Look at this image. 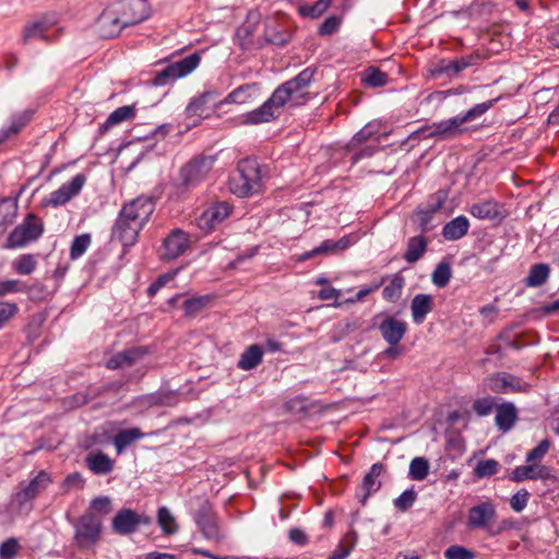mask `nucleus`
Wrapping results in <instances>:
<instances>
[{"instance_id": "f257e3e1", "label": "nucleus", "mask_w": 559, "mask_h": 559, "mask_svg": "<svg viewBox=\"0 0 559 559\" xmlns=\"http://www.w3.org/2000/svg\"><path fill=\"white\" fill-rule=\"evenodd\" d=\"M316 70L306 68L294 79L280 85L259 108L245 114L241 118L243 124L266 123L276 119L282 108L288 102L299 104L308 94L307 90L313 81Z\"/></svg>"}, {"instance_id": "f03ea898", "label": "nucleus", "mask_w": 559, "mask_h": 559, "mask_svg": "<svg viewBox=\"0 0 559 559\" xmlns=\"http://www.w3.org/2000/svg\"><path fill=\"white\" fill-rule=\"evenodd\" d=\"M154 210L151 197H139L124 204L112 227V239L120 241L123 247H132Z\"/></svg>"}, {"instance_id": "7ed1b4c3", "label": "nucleus", "mask_w": 559, "mask_h": 559, "mask_svg": "<svg viewBox=\"0 0 559 559\" xmlns=\"http://www.w3.org/2000/svg\"><path fill=\"white\" fill-rule=\"evenodd\" d=\"M261 187L259 164L251 159L240 162L237 174L229 180L230 191L239 198H245L258 193Z\"/></svg>"}, {"instance_id": "20e7f679", "label": "nucleus", "mask_w": 559, "mask_h": 559, "mask_svg": "<svg viewBox=\"0 0 559 559\" xmlns=\"http://www.w3.org/2000/svg\"><path fill=\"white\" fill-rule=\"evenodd\" d=\"M103 523L94 513L87 512L81 515L74 523V543L80 549L95 547L102 535Z\"/></svg>"}, {"instance_id": "39448f33", "label": "nucleus", "mask_w": 559, "mask_h": 559, "mask_svg": "<svg viewBox=\"0 0 559 559\" xmlns=\"http://www.w3.org/2000/svg\"><path fill=\"white\" fill-rule=\"evenodd\" d=\"M44 231V224L34 214H28L8 236L4 248L15 249L38 239Z\"/></svg>"}, {"instance_id": "423d86ee", "label": "nucleus", "mask_w": 559, "mask_h": 559, "mask_svg": "<svg viewBox=\"0 0 559 559\" xmlns=\"http://www.w3.org/2000/svg\"><path fill=\"white\" fill-rule=\"evenodd\" d=\"M215 163L212 156H198L188 162L180 170L181 186L193 189L206 179Z\"/></svg>"}, {"instance_id": "0eeeda50", "label": "nucleus", "mask_w": 559, "mask_h": 559, "mask_svg": "<svg viewBox=\"0 0 559 559\" xmlns=\"http://www.w3.org/2000/svg\"><path fill=\"white\" fill-rule=\"evenodd\" d=\"M200 63L198 53H192L179 61L168 64L158 71L153 80L155 85H166L191 73Z\"/></svg>"}, {"instance_id": "6e6552de", "label": "nucleus", "mask_w": 559, "mask_h": 559, "mask_svg": "<svg viewBox=\"0 0 559 559\" xmlns=\"http://www.w3.org/2000/svg\"><path fill=\"white\" fill-rule=\"evenodd\" d=\"M496 518V506L491 501H483L468 510L466 526L471 531L484 530L489 535Z\"/></svg>"}, {"instance_id": "1a4fd4ad", "label": "nucleus", "mask_w": 559, "mask_h": 559, "mask_svg": "<svg viewBox=\"0 0 559 559\" xmlns=\"http://www.w3.org/2000/svg\"><path fill=\"white\" fill-rule=\"evenodd\" d=\"M86 177L78 174L69 182L63 183L57 190L52 191L43 200L44 206L58 207L68 203L72 198L78 195L84 187Z\"/></svg>"}, {"instance_id": "9d476101", "label": "nucleus", "mask_w": 559, "mask_h": 559, "mask_svg": "<svg viewBox=\"0 0 559 559\" xmlns=\"http://www.w3.org/2000/svg\"><path fill=\"white\" fill-rule=\"evenodd\" d=\"M231 211L233 207L225 201L213 202L195 218L197 226L205 233L212 231Z\"/></svg>"}, {"instance_id": "9b49d317", "label": "nucleus", "mask_w": 559, "mask_h": 559, "mask_svg": "<svg viewBox=\"0 0 559 559\" xmlns=\"http://www.w3.org/2000/svg\"><path fill=\"white\" fill-rule=\"evenodd\" d=\"M189 235L181 229H174L163 242L160 248V258L163 260H174L183 254L190 247Z\"/></svg>"}, {"instance_id": "f8f14e48", "label": "nucleus", "mask_w": 559, "mask_h": 559, "mask_svg": "<svg viewBox=\"0 0 559 559\" xmlns=\"http://www.w3.org/2000/svg\"><path fill=\"white\" fill-rule=\"evenodd\" d=\"M464 122L461 119L460 115L452 117L450 119L441 120L439 122H435L431 126L427 127L426 131H428V138H436L438 140H450L461 135L465 128L463 127Z\"/></svg>"}, {"instance_id": "ddd939ff", "label": "nucleus", "mask_w": 559, "mask_h": 559, "mask_svg": "<svg viewBox=\"0 0 559 559\" xmlns=\"http://www.w3.org/2000/svg\"><path fill=\"white\" fill-rule=\"evenodd\" d=\"M56 24L55 16H43L28 23L23 32L24 41L27 43L33 39L51 40L55 37Z\"/></svg>"}, {"instance_id": "4468645a", "label": "nucleus", "mask_w": 559, "mask_h": 559, "mask_svg": "<svg viewBox=\"0 0 559 559\" xmlns=\"http://www.w3.org/2000/svg\"><path fill=\"white\" fill-rule=\"evenodd\" d=\"M488 381V386L492 391L504 394L526 392L530 388L521 378L507 372L497 373Z\"/></svg>"}, {"instance_id": "2eb2a0df", "label": "nucleus", "mask_w": 559, "mask_h": 559, "mask_svg": "<svg viewBox=\"0 0 559 559\" xmlns=\"http://www.w3.org/2000/svg\"><path fill=\"white\" fill-rule=\"evenodd\" d=\"M551 477V471L548 466L539 463H527L515 467L510 476V479L516 483L525 480H546Z\"/></svg>"}, {"instance_id": "dca6fc26", "label": "nucleus", "mask_w": 559, "mask_h": 559, "mask_svg": "<svg viewBox=\"0 0 559 559\" xmlns=\"http://www.w3.org/2000/svg\"><path fill=\"white\" fill-rule=\"evenodd\" d=\"M383 471V465L380 463H376L370 467L369 472L365 475L361 486L356 492V497L361 504H365L368 497L380 489L381 481L379 477L381 476Z\"/></svg>"}, {"instance_id": "f3484780", "label": "nucleus", "mask_w": 559, "mask_h": 559, "mask_svg": "<svg viewBox=\"0 0 559 559\" xmlns=\"http://www.w3.org/2000/svg\"><path fill=\"white\" fill-rule=\"evenodd\" d=\"M122 22L124 25H134L146 20L151 14L147 0H130L122 10Z\"/></svg>"}, {"instance_id": "a211bd4d", "label": "nucleus", "mask_w": 559, "mask_h": 559, "mask_svg": "<svg viewBox=\"0 0 559 559\" xmlns=\"http://www.w3.org/2000/svg\"><path fill=\"white\" fill-rule=\"evenodd\" d=\"M379 331L385 342L391 346H395L404 337L407 331V324L404 321L388 317L380 323Z\"/></svg>"}, {"instance_id": "6ab92c4d", "label": "nucleus", "mask_w": 559, "mask_h": 559, "mask_svg": "<svg viewBox=\"0 0 559 559\" xmlns=\"http://www.w3.org/2000/svg\"><path fill=\"white\" fill-rule=\"evenodd\" d=\"M479 60L480 56L478 53L464 56L449 61L442 60L437 68V72L452 78L467 68L476 66Z\"/></svg>"}, {"instance_id": "aec40b11", "label": "nucleus", "mask_w": 559, "mask_h": 559, "mask_svg": "<svg viewBox=\"0 0 559 559\" xmlns=\"http://www.w3.org/2000/svg\"><path fill=\"white\" fill-rule=\"evenodd\" d=\"M140 516L130 509L119 511L112 520V528L120 535H128L136 531Z\"/></svg>"}, {"instance_id": "412c9836", "label": "nucleus", "mask_w": 559, "mask_h": 559, "mask_svg": "<svg viewBox=\"0 0 559 559\" xmlns=\"http://www.w3.org/2000/svg\"><path fill=\"white\" fill-rule=\"evenodd\" d=\"M145 355V350L140 347L129 348L115 354L108 359L106 366L109 369H119L131 367Z\"/></svg>"}, {"instance_id": "4be33fe9", "label": "nucleus", "mask_w": 559, "mask_h": 559, "mask_svg": "<svg viewBox=\"0 0 559 559\" xmlns=\"http://www.w3.org/2000/svg\"><path fill=\"white\" fill-rule=\"evenodd\" d=\"M260 87L257 83L243 84L231 93L222 102L224 104H249L259 97Z\"/></svg>"}, {"instance_id": "5701e85b", "label": "nucleus", "mask_w": 559, "mask_h": 559, "mask_svg": "<svg viewBox=\"0 0 559 559\" xmlns=\"http://www.w3.org/2000/svg\"><path fill=\"white\" fill-rule=\"evenodd\" d=\"M98 23L103 35L107 37H114L119 35L121 29L128 26L124 25V23L122 22V13L118 15L112 10L104 11L98 20Z\"/></svg>"}, {"instance_id": "b1692460", "label": "nucleus", "mask_w": 559, "mask_h": 559, "mask_svg": "<svg viewBox=\"0 0 559 559\" xmlns=\"http://www.w3.org/2000/svg\"><path fill=\"white\" fill-rule=\"evenodd\" d=\"M88 469L96 475H106L114 469V461L102 451H91L85 457Z\"/></svg>"}, {"instance_id": "393cba45", "label": "nucleus", "mask_w": 559, "mask_h": 559, "mask_svg": "<svg viewBox=\"0 0 559 559\" xmlns=\"http://www.w3.org/2000/svg\"><path fill=\"white\" fill-rule=\"evenodd\" d=\"M469 213L478 219H497L502 217L501 206L493 200H486L473 204Z\"/></svg>"}, {"instance_id": "a878e982", "label": "nucleus", "mask_w": 559, "mask_h": 559, "mask_svg": "<svg viewBox=\"0 0 559 559\" xmlns=\"http://www.w3.org/2000/svg\"><path fill=\"white\" fill-rule=\"evenodd\" d=\"M432 297L430 295H416L411 302L413 321L416 324L423 323L426 316L432 310Z\"/></svg>"}, {"instance_id": "bb28decb", "label": "nucleus", "mask_w": 559, "mask_h": 559, "mask_svg": "<svg viewBox=\"0 0 559 559\" xmlns=\"http://www.w3.org/2000/svg\"><path fill=\"white\" fill-rule=\"evenodd\" d=\"M136 108L134 105H127L118 107L114 110L106 121L99 127V131L102 133L107 132L114 126H117L121 122L132 120L135 117Z\"/></svg>"}, {"instance_id": "cd10ccee", "label": "nucleus", "mask_w": 559, "mask_h": 559, "mask_svg": "<svg viewBox=\"0 0 559 559\" xmlns=\"http://www.w3.org/2000/svg\"><path fill=\"white\" fill-rule=\"evenodd\" d=\"M469 228V222L468 219L461 215L449 223H447L442 228V236L444 239L454 241L463 238Z\"/></svg>"}, {"instance_id": "c85d7f7f", "label": "nucleus", "mask_w": 559, "mask_h": 559, "mask_svg": "<svg viewBox=\"0 0 559 559\" xmlns=\"http://www.w3.org/2000/svg\"><path fill=\"white\" fill-rule=\"evenodd\" d=\"M516 408L511 403H506L497 408L495 421L497 427L503 431H509L516 420Z\"/></svg>"}, {"instance_id": "c756f323", "label": "nucleus", "mask_w": 559, "mask_h": 559, "mask_svg": "<svg viewBox=\"0 0 559 559\" xmlns=\"http://www.w3.org/2000/svg\"><path fill=\"white\" fill-rule=\"evenodd\" d=\"M31 110H24L14 115L11 119L10 126L0 130V144L11 136L17 134L31 120Z\"/></svg>"}, {"instance_id": "7c9ffc66", "label": "nucleus", "mask_w": 559, "mask_h": 559, "mask_svg": "<svg viewBox=\"0 0 559 559\" xmlns=\"http://www.w3.org/2000/svg\"><path fill=\"white\" fill-rule=\"evenodd\" d=\"M428 240L423 235L411 237L404 254L405 261L411 264L416 263L426 252Z\"/></svg>"}, {"instance_id": "2f4dec72", "label": "nucleus", "mask_w": 559, "mask_h": 559, "mask_svg": "<svg viewBox=\"0 0 559 559\" xmlns=\"http://www.w3.org/2000/svg\"><path fill=\"white\" fill-rule=\"evenodd\" d=\"M17 215V203L15 200L4 198L0 201V235L13 224Z\"/></svg>"}, {"instance_id": "473e14b6", "label": "nucleus", "mask_w": 559, "mask_h": 559, "mask_svg": "<svg viewBox=\"0 0 559 559\" xmlns=\"http://www.w3.org/2000/svg\"><path fill=\"white\" fill-rule=\"evenodd\" d=\"M263 358V350L260 345H250L240 356L238 360V368L241 370H251L261 364Z\"/></svg>"}, {"instance_id": "72a5a7b5", "label": "nucleus", "mask_w": 559, "mask_h": 559, "mask_svg": "<svg viewBox=\"0 0 559 559\" xmlns=\"http://www.w3.org/2000/svg\"><path fill=\"white\" fill-rule=\"evenodd\" d=\"M549 275V265L546 263H537L531 266L524 283L527 287H539L548 281Z\"/></svg>"}, {"instance_id": "f704fd0d", "label": "nucleus", "mask_w": 559, "mask_h": 559, "mask_svg": "<svg viewBox=\"0 0 559 559\" xmlns=\"http://www.w3.org/2000/svg\"><path fill=\"white\" fill-rule=\"evenodd\" d=\"M197 524L205 538L214 540L219 538V530L214 515L206 512L199 513Z\"/></svg>"}, {"instance_id": "c9c22d12", "label": "nucleus", "mask_w": 559, "mask_h": 559, "mask_svg": "<svg viewBox=\"0 0 559 559\" xmlns=\"http://www.w3.org/2000/svg\"><path fill=\"white\" fill-rule=\"evenodd\" d=\"M143 437L144 433H142L139 428H131L119 431L114 438V445L117 450V453H122V451L132 442Z\"/></svg>"}, {"instance_id": "e433bc0d", "label": "nucleus", "mask_w": 559, "mask_h": 559, "mask_svg": "<svg viewBox=\"0 0 559 559\" xmlns=\"http://www.w3.org/2000/svg\"><path fill=\"white\" fill-rule=\"evenodd\" d=\"M50 484H51L50 475L47 472H45V471H40L29 480L28 484H26V485L21 484V485L35 499Z\"/></svg>"}, {"instance_id": "4c0bfd02", "label": "nucleus", "mask_w": 559, "mask_h": 559, "mask_svg": "<svg viewBox=\"0 0 559 559\" xmlns=\"http://www.w3.org/2000/svg\"><path fill=\"white\" fill-rule=\"evenodd\" d=\"M350 246L349 237L344 236L338 240L328 239L324 240L320 246L314 248V253L320 254H333L346 250Z\"/></svg>"}, {"instance_id": "58836bf2", "label": "nucleus", "mask_w": 559, "mask_h": 559, "mask_svg": "<svg viewBox=\"0 0 559 559\" xmlns=\"http://www.w3.org/2000/svg\"><path fill=\"white\" fill-rule=\"evenodd\" d=\"M381 132V123L379 121H371L360 129L350 140L349 146H356L368 140L377 138Z\"/></svg>"}, {"instance_id": "ea45409f", "label": "nucleus", "mask_w": 559, "mask_h": 559, "mask_svg": "<svg viewBox=\"0 0 559 559\" xmlns=\"http://www.w3.org/2000/svg\"><path fill=\"white\" fill-rule=\"evenodd\" d=\"M33 496L21 485L19 491L12 498V504L20 514H28L33 510Z\"/></svg>"}, {"instance_id": "a19ab883", "label": "nucleus", "mask_w": 559, "mask_h": 559, "mask_svg": "<svg viewBox=\"0 0 559 559\" xmlns=\"http://www.w3.org/2000/svg\"><path fill=\"white\" fill-rule=\"evenodd\" d=\"M332 0H318L313 4H304L298 8V12L301 16L318 19L321 16L331 5Z\"/></svg>"}, {"instance_id": "79ce46f5", "label": "nucleus", "mask_w": 559, "mask_h": 559, "mask_svg": "<svg viewBox=\"0 0 559 559\" xmlns=\"http://www.w3.org/2000/svg\"><path fill=\"white\" fill-rule=\"evenodd\" d=\"M157 522L167 535L175 534L178 531V525L171 512L166 508L162 507L157 513Z\"/></svg>"}, {"instance_id": "37998d69", "label": "nucleus", "mask_w": 559, "mask_h": 559, "mask_svg": "<svg viewBox=\"0 0 559 559\" xmlns=\"http://www.w3.org/2000/svg\"><path fill=\"white\" fill-rule=\"evenodd\" d=\"M429 473V462L427 459L418 456L411 461L409 477L414 480H424Z\"/></svg>"}, {"instance_id": "c03bdc74", "label": "nucleus", "mask_w": 559, "mask_h": 559, "mask_svg": "<svg viewBox=\"0 0 559 559\" xmlns=\"http://www.w3.org/2000/svg\"><path fill=\"white\" fill-rule=\"evenodd\" d=\"M451 276L452 271L450 264L447 262H440L432 273V283L437 287H445L449 284Z\"/></svg>"}, {"instance_id": "a18cd8bd", "label": "nucleus", "mask_w": 559, "mask_h": 559, "mask_svg": "<svg viewBox=\"0 0 559 559\" xmlns=\"http://www.w3.org/2000/svg\"><path fill=\"white\" fill-rule=\"evenodd\" d=\"M497 98L490 99L485 103H480L468 109L466 112L461 114L460 117L463 120L464 123L473 121L480 116H483L485 112H487L496 103Z\"/></svg>"}, {"instance_id": "49530a36", "label": "nucleus", "mask_w": 559, "mask_h": 559, "mask_svg": "<svg viewBox=\"0 0 559 559\" xmlns=\"http://www.w3.org/2000/svg\"><path fill=\"white\" fill-rule=\"evenodd\" d=\"M91 235L88 234H82V235H79L76 236L72 243H71V248H70V257L71 259L75 260V259H79L81 258L87 250V248L90 247L91 245Z\"/></svg>"}, {"instance_id": "de8ad7c7", "label": "nucleus", "mask_w": 559, "mask_h": 559, "mask_svg": "<svg viewBox=\"0 0 559 559\" xmlns=\"http://www.w3.org/2000/svg\"><path fill=\"white\" fill-rule=\"evenodd\" d=\"M216 96L215 92H206L200 97L193 99L187 107V112L190 116H199L201 117L203 115V106L214 99Z\"/></svg>"}, {"instance_id": "09e8293b", "label": "nucleus", "mask_w": 559, "mask_h": 559, "mask_svg": "<svg viewBox=\"0 0 559 559\" xmlns=\"http://www.w3.org/2000/svg\"><path fill=\"white\" fill-rule=\"evenodd\" d=\"M445 559H475L476 552L461 545H451L444 550Z\"/></svg>"}, {"instance_id": "8fccbe9b", "label": "nucleus", "mask_w": 559, "mask_h": 559, "mask_svg": "<svg viewBox=\"0 0 559 559\" xmlns=\"http://www.w3.org/2000/svg\"><path fill=\"white\" fill-rule=\"evenodd\" d=\"M499 464L493 459L479 461L474 469L478 478L490 477L498 472Z\"/></svg>"}, {"instance_id": "3c124183", "label": "nucleus", "mask_w": 559, "mask_h": 559, "mask_svg": "<svg viewBox=\"0 0 559 559\" xmlns=\"http://www.w3.org/2000/svg\"><path fill=\"white\" fill-rule=\"evenodd\" d=\"M550 441L548 439L542 440L534 449L527 452L525 461L526 463H538L544 459L550 449Z\"/></svg>"}, {"instance_id": "603ef678", "label": "nucleus", "mask_w": 559, "mask_h": 559, "mask_svg": "<svg viewBox=\"0 0 559 559\" xmlns=\"http://www.w3.org/2000/svg\"><path fill=\"white\" fill-rule=\"evenodd\" d=\"M36 267V261L32 254H24L13 262V269L22 275L31 274Z\"/></svg>"}, {"instance_id": "864d4df0", "label": "nucleus", "mask_w": 559, "mask_h": 559, "mask_svg": "<svg viewBox=\"0 0 559 559\" xmlns=\"http://www.w3.org/2000/svg\"><path fill=\"white\" fill-rule=\"evenodd\" d=\"M364 82L370 86L379 87L386 84L388 76L385 73L381 72L378 69L369 68L365 72Z\"/></svg>"}, {"instance_id": "5fc2aeb1", "label": "nucleus", "mask_w": 559, "mask_h": 559, "mask_svg": "<svg viewBox=\"0 0 559 559\" xmlns=\"http://www.w3.org/2000/svg\"><path fill=\"white\" fill-rule=\"evenodd\" d=\"M19 312L15 302L0 301V330L11 321Z\"/></svg>"}, {"instance_id": "6e6d98bb", "label": "nucleus", "mask_w": 559, "mask_h": 559, "mask_svg": "<svg viewBox=\"0 0 559 559\" xmlns=\"http://www.w3.org/2000/svg\"><path fill=\"white\" fill-rule=\"evenodd\" d=\"M417 493L414 489L403 491L395 500L394 507L400 511L408 510L415 502Z\"/></svg>"}, {"instance_id": "4d7b16f0", "label": "nucleus", "mask_w": 559, "mask_h": 559, "mask_svg": "<svg viewBox=\"0 0 559 559\" xmlns=\"http://www.w3.org/2000/svg\"><path fill=\"white\" fill-rule=\"evenodd\" d=\"M403 287L402 278H394L389 285L383 288L382 295L390 301H395L400 298Z\"/></svg>"}, {"instance_id": "13d9d810", "label": "nucleus", "mask_w": 559, "mask_h": 559, "mask_svg": "<svg viewBox=\"0 0 559 559\" xmlns=\"http://www.w3.org/2000/svg\"><path fill=\"white\" fill-rule=\"evenodd\" d=\"M20 549L17 539L9 538L0 545V558L12 559L14 558Z\"/></svg>"}, {"instance_id": "bf43d9fd", "label": "nucleus", "mask_w": 559, "mask_h": 559, "mask_svg": "<svg viewBox=\"0 0 559 559\" xmlns=\"http://www.w3.org/2000/svg\"><path fill=\"white\" fill-rule=\"evenodd\" d=\"M530 493L527 490L522 489L516 491L510 499V507L515 512H522L528 502Z\"/></svg>"}, {"instance_id": "052dcab7", "label": "nucleus", "mask_w": 559, "mask_h": 559, "mask_svg": "<svg viewBox=\"0 0 559 559\" xmlns=\"http://www.w3.org/2000/svg\"><path fill=\"white\" fill-rule=\"evenodd\" d=\"M207 302L206 297L190 298L183 302L186 314L192 316L199 312Z\"/></svg>"}, {"instance_id": "680f3d73", "label": "nucleus", "mask_w": 559, "mask_h": 559, "mask_svg": "<svg viewBox=\"0 0 559 559\" xmlns=\"http://www.w3.org/2000/svg\"><path fill=\"white\" fill-rule=\"evenodd\" d=\"M447 199H448L447 191L438 190L436 193H433L430 197L427 207L430 210V212H432L435 214L443 206Z\"/></svg>"}, {"instance_id": "e2e57ef3", "label": "nucleus", "mask_w": 559, "mask_h": 559, "mask_svg": "<svg viewBox=\"0 0 559 559\" xmlns=\"http://www.w3.org/2000/svg\"><path fill=\"white\" fill-rule=\"evenodd\" d=\"M341 24L340 17L332 15L324 20V22L319 27V34L321 36H328L336 32Z\"/></svg>"}, {"instance_id": "0e129e2a", "label": "nucleus", "mask_w": 559, "mask_h": 559, "mask_svg": "<svg viewBox=\"0 0 559 559\" xmlns=\"http://www.w3.org/2000/svg\"><path fill=\"white\" fill-rule=\"evenodd\" d=\"M493 407V401L489 397L478 399L473 404V409L479 416L488 415Z\"/></svg>"}, {"instance_id": "69168bd1", "label": "nucleus", "mask_w": 559, "mask_h": 559, "mask_svg": "<svg viewBox=\"0 0 559 559\" xmlns=\"http://www.w3.org/2000/svg\"><path fill=\"white\" fill-rule=\"evenodd\" d=\"M416 216H417V222H418V225H419L421 231H424V233L428 231L430 229L428 227V225L430 224V222L432 219L433 213L430 212V210L428 207H426V209L418 210L416 213Z\"/></svg>"}, {"instance_id": "338daca9", "label": "nucleus", "mask_w": 559, "mask_h": 559, "mask_svg": "<svg viewBox=\"0 0 559 559\" xmlns=\"http://www.w3.org/2000/svg\"><path fill=\"white\" fill-rule=\"evenodd\" d=\"M20 282L17 280H7L0 282V297L11 293L20 292Z\"/></svg>"}, {"instance_id": "774afa93", "label": "nucleus", "mask_w": 559, "mask_h": 559, "mask_svg": "<svg viewBox=\"0 0 559 559\" xmlns=\"http://www.w3.org/2000/svg\"><path fill=\"white\" fill-rule=\"evenodd\" d=\"M91 508L97 512L107 514L110 512V499L108 497L95 498L91 503Z\"/></svg>"}]
</instances>
